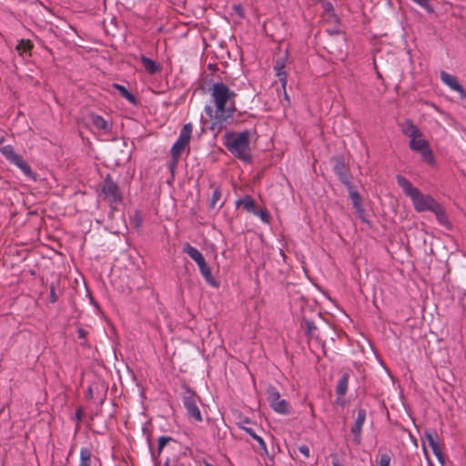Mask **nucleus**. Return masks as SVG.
Segmentation results:
<instances>
[{"label": "nucleus", "mask_w": 466, "mask_h": 466, "mask_svg": "<svg viewBox=\"0 0 466 466\" xmlns=\"http://www.w3.org/2000/svg\"><path fill=\"white\" fill-rule=\"evenodd\" d=\"M211 99L216 110L209 105L205 106L206 115L213 120L211 129L219 130L225 123H228L234 116L237 94L222 82H217L209 88Z\"/></svg>", "instance_id": "nucleus-1"}, {"label": "nucleus", "mask_w": 466, "mask_h": 466, "mask_svg": "<svg viewBox=\"0 0 466 466\" xmlns=\"http://www.w3.org/2000/svg\"><path fill=\"white\" fill-rule=\"evenodd\" d=\"M397 183L403 193L409 197L417 212L432 211L439 202L431 195L423 194L417 187H413L410 180L402 176H397Z\"/></svg>", "instance_id": "nucleus-2"}, {"label": "nucleus", "mask_w": 466, "mask_h": 466, "mask_svg": "<svg viewBox=\"0 0 466 466\" xmlns=\"http://www.w3.org/2000/svg\"><path fill=\"white\" fill-rule=\"evenodd\" d=\"M224 146L238 159L247 163L251 161L248 130H244L240 133L227 132L224 135Z\"/></svg>", "instance_id": "nucleus-3"}, {"label": "nucleus", "mask_w": 466, "mask_h": 466, "mask_svg": "<svg viewBox=\"0 0 466 466\" xmlns=\"http://www.w3.org/2000/svg\"><path fill=\"white\" fill-rule=\"evenodd\" d=\"M157 455L166 451L167 453L165 461H169V466H183L187 456V449L178 441L169 436H161L157 441Z\"/></svg>", "instance_id": "nucleus-4"}, {"label": "nucleus", "mask_w": 466, "mask_h": 466, "mask_svg": "<svg viewBox=\"0 0 466 466\" xmlns=\"http://www.w3.org/2000/svg\"><path fill=\"white\" fill-rule=\"evenodd\" d=\"M99 198L106 201L112 208H116L122 203L123 197L120 188L109 174L101 184Z\"/></svg>", "instance_id": "nucleus-5"}, {"label": "nucleus", "mask_w": 466, "mask_h": 466, "mask_svg": "<svg viewBox=\"0 0 466 466\" xmlns=\"http://www.w3.org/2000/svg\"><path fill=\"white\" fill-rule=\"evenodd\" d=\"M182 400L187 410V416L194 419L196 421L201 422L203 418L198 406V401L199 400L198 396L189 388H186L182 394Z\"/></svg>", "instance_id": "nucleus-6"}, {"label": "nucleus", "mask_w": 466, "mask_h": 466, "mask_svg": "<svg viewBox=\"0 0 466 466\" xmlns=\"http://www.w3.org/2000/svg\"><path fill=\"white\" fill-rule=\"evenodd\" d=\"M0 152L7 161L17 167L25 175L30 176L32 174L30 166L19 154L15 153L13 146H4L0 147Z\"/></svg>", "instance_id": "nucleus-7"}, {"label": "nucleus", "mask_w": 466, "mask_h": 466, "mask_svg": "<svg viewBox=\"0 0 466 466\" xmlns=\"http://www.w3.org/2000/svg\"><path fill=\"white\" fill-rule=\"evenodd\" d=\"M410 148L414 152H420L422 159L429 163H434V157L430 144L422 137H415L409 143Z\"/></svg>", "instance_id": "nucleus-8"}, {"label": "nucleus", "mask_w": 466, "mask_h": 466, "mask_svg": "<svg viewBox=\"0 0 466 466\" xmlns=\"http://www.w3.org/2000/svg\"><path fill=\"white\" fill-rule=\"evenodd\" d=\"M333 162V171L343 185H348L350 181L349 167L344 162L343 157H336L331 159Z\"/></svg>", "instance_id": "nucleus-9"}, {"label": "nucleus", "mask_w": 466, "mask_h": 466, "mask_svg": "<svg viewBox=\"0 0 466 466\" xmlns=\"http://www.w3.org/2000/svg\"><path fill=\"white\" fill-rule=\"evenodd\" d=\"M441 80L451 90L458 92L461 98H466V91L464 90L462 86L458 82L456 76L445 71H441Z\"/></svg>", "instance_id": "nucleus-10"}, {"label": "nucleus", "mask_w": 466, "mask_h": 466, "mask_svg": "<svg viewBox=\"0 0 466 466\" xmlns=\"http://www.w3.org/2000/svg\"><path fill=\"white\" fill-rule=\"evenodd\" d=\"M366 410L362 408L358 409L357 419L351 427V433L354 435V441L356 444H360L361 441V431L366 420Z\"/></svg>", "instance_id": "nucleus-11"}, {"label": "nucleus", "mask_w": 466, "mask_h": 466, "mask_svg": "<svg viewBox=\"0 0 466 466\" xmlns=\"http://www.w3.org/2000/svg\"><path fill=\"white\" fill-rule=\"evenodd\" d=\"M188 144H187L184 141H181L179 139H177V141L174 143L171 148V162L169 164V168L173 172L174 168L176 167L178 159Z\"/></svg>", "instance_id": "nucleus-12"}, {"label": "nucleus", "mask_w": 466, "mask_h": 466, "mask_svg": "<svg viewBox=\"0 0 466 466\" xmlns=\"http://www.w3.org/2000/svg\"><path fill=\"white\" fill-rule=\"evenodd\" d=\"M431 212L435 215L436 219L441 226H442L447 230L452 229V224L441 204L439 203L437 208H435Z\"/></svg>", "instance_id": "nucleus-13"}, {"label": "nucleus", "mask_w": 466, "mask_h": 466, "mask_svg": "<svg viewBox=\"0 0 466 466\" xmlns=\"http://www.w3.org/2000/svg\"><path fill=\"white\" fill-rule=\"evenodd\" d=\"M424 436L429 443V446L432 450V452L434 453V455L436 456V458L438 459L441 465H444L445 459H444V455L442 454L441 450L436 441L437 435H433L430 431H425Z\"/></svg>", "instance_id": "nucleus-14"}, {"label": "nucleus", "mask_w": 466, "mask_h": 466, "mask_svg": "<svg viewBox=\"0 0 466 466\" xmlns=\"http://www.w3.org/2000/svg\"><path fill=\"white\" fill-rule=\"evenodd\" d=\"M101 466V461L98 458L92 456V452L88 448H82L80 450V463L79 466Z\"/></svg>", "instance_id": "nucleus-15"}, {"label": "nucleus", "mask_w": 466, "mask_h": 466, "mask_svg": "<svg viewBox=\"0 0 466 466\" xmlns=\"http://www.w3.org/2000/svg\"><path fill=\"white\" fill-rule=\"evenodd\" d=\"M286 62L284 58H279L276 60L274 65V71L276 76L279 77V80L281 84L282 90L285 91V86H287V73L285 71Z\"/></svg>", "instance_id": "nucleus-16"}, {"label": "nucleus", "mask_w": 466, "mask_h": 466, "mask_svg": "<svg viewBox=\"0 0 466 466\" xmlns=\"http://www.w3.org/2000/svg\"><path fill=\"white\" fill-rule=\"evenodd\" d=\"M401 131L410 139L414 138L415 137H422V133L420 128L415 126L410 119H406L404 121V123L401 125Z\"/></svg>", "instance_id": "nucleus-17"}, {"label": "nucleus", "mask_w": 466, "mask_h": 466, "mask_svg": "<svg viewBox=\"0 0 466 466\" xmlns=\"http://www.w3.org/2000/svg\"><path fill=\"white\" fill-rule=\"evenodd\" d=\"M235 205L238 208H242L247 212L252 214L257 212L255 201L249 195H245L244 197L236 200Z\"/></svg>", "instance_id": "nucleus-18"}, {"label": "nucleus", "mask_w": 466, "mask_h": 466, "mask_svg": "<svg viewBox=\"0 0 466 466\" xmlns=\"http://www.w3.org/2000/svg\"><path fill=\"white\" fill-rule=\"evenodd\" d=\"M348 191H349V197L352 201V205L356 210L360 211L362 208V199L358 191L354 188L351 182H350L348 185H344Z\"/></svg>", "instance_id": "nucleus-19"}, {"label": "nucleus", "mask_w": 466, "mask_h": 466, "mask_svg": "<svg viewBox=\"0 0 466 466\" xmlns=\"http://www.w3.org/2000/svg\"><path fill=\"white\" fill-rule=\"evenodd\" d=\"M112 88L117 90L121 96L127 99L130 104L134 106H137L138 104L137 97L131 92H129L124 86L117 83H114L112 84Z\"/></svg>", "instance_id": "nucleus-20"}, {"label": "nucleus", "mask_w": 466, "mask_h": 466, "mask_svg": "<svg viewBox=\"0 0 466 466\" xmlns=\"http://www.w3.org/2000/svg\"><path fill=\"white\" fill-rule=\"evenodd\" d=\"M350 380V373L344 372L340 379L339 380L337 386H336V393L342 397L346 395L348 390V385Z\"/></svg>", "instance_id": "nucleus-21"}, {"label": "nucleus", "mask_w": 466, "mask_h": 466, "mask_svg": "<svg viewBox=\"0 0 466 466\" xmlns=\"http://www.w3.org/2000/svg\"><path fill=\"white\" fill-rule=\"evenodd\" d=\"M239 427L245 431L248 434H249L254 440H256L259 445V447L261 448V450L263 451V453L268 455V449H267V445H266V442L264 441V440L258 436L253 429L251 428H248V427H246L244 425H239Z\"/></svg>", "instance_id": "nucleus-22"}, {"label": "nucleus", "mask_w": 466, "mask_h": 466, "mask_svg": "<svg viewBox=\"0 0 466 466\" xmlns=\"http://www.w3.org/2000/svg\"><path fill=\"white\" fill-rule=\"evenodd\" d=\"M141 62L146 71L151 75L160 71V66L151 58L142 56Z\"/></svg>", "instance_id": "nucleus-23"}, {"label": "nucleus", "mask_w": 466, "mask_h": 466, "mask_svg": "<svg viewBox=\"0 0 466 466\" xmlns=\"http://www.w3.org/2000/svg\"><path fill=\"white\" fill-rule=\"evenodd\" d=\"M91 121L93 126L99 130L108 131L110 129L107 121L99 115H92Z\"/></svg>", "instance_id": "nucleus-24"}, {"label": "nucleus", "mask_w": 466, "mask_h": 466, "mask_svg": "<svg viewBox=\"0 0 466 466\" xmlns=\"http://www.w3.org/2000/svg\"><path fill=\"white\" fill-rule=\"evenodd\" d=\"M199 270H200V273L201 275L203 276V278L205 279V280L211 286L213 287H217L218 284H217V281L216 279H214V277L212 276V273H211V268H209V266L208 265V263H206L205 265L203 266H200L199 267Z\"/></svg>", "instance_id": "nucleus-25"}, {"label": "nucleus", "mask_w": 466, "mask_h": 466, "mask_svg": "<svg viewBox=\"0 0 466 466\" xmlns=\"http://www.w3.org/2000/svg\"><path fill=\"white\" fill-rule=\"evenodd\" d=\"M192 131H193V125L191 123L185 124L183 126L182 129L180 130L177 139L184 141L189 145Z\"/></svg>", "instance_id": "nucleus-26"}, {"label": "nucleus", "mask_w": 466, "mask_h": 466, "mask_svg": "<svg viewBox=\"0 0 466 466\" xmlns=\"http://www.w3.org/2000/svg\"><path fill=\"white\" fill-rule=\"evenodd\" d=\"M276 412L279 414H288L289 412V403L286 400L279 399L270 406Z\"/></svg>", "instance_id": "nucleus-27"}, {"label": "nucleus", "mask_w": 466, "mask_h": 466, "mask_svg": "<svg viewBox=\"0 0 466 466\" xmlns=\"http://www.w3.org/2000/svg\"><path fill=\"white\" fill-rule=\"evenodd\" d=\"M33 48V44L29 40H20L16 46V50L19 55L23 56L24 54L31 53V49Z\"/></svg>", "instance_id": "nucleus-28"}, {"label": "nucleus", "mask_w": 466, "mask_h": 466, "mask_svg": "<svg viewBox=\"0 0 466 466\" xmlns=\"http://www.w3.org/2000/svg\"><path fill=\"white\" fill-rule=\"evenodd\" d=\"M183 252L187 254L194 261H197L203 256L196 248L188 243L183 246Z\"/></svg>", "instance_id": "nucleus-29"}, {"label": "nucleus", "mask_w": 466, "mask_h": 466, "mask_svg": "<svg viewBox=\"0 0 466 466\" xmlns=\"http://www.w3.org/2000/svg\"><path fill=\"white\" fill-rule=\"evenodd\" d=\"M267 399L271 406L272 403H275L280 399V394L275 387L269 386L267 390Z\"/></svg>", "instance_id": "nucleus-30"}, {"label": "nucleus", "mask_w": 466, "mask_h": 466, "mask_svg": "<svg viewBox=\"0 0 466 466\" xmlns=\"http://www.w3.org/2000/svg\"><path fill=\"white\" fill-rule=\"evenodd\" d=\"M143 223V216L140 211L135 210L130 217V224L134 228L138 229Z\"/></svg>", "instance_id": "nucleus-31"}, {"label": "nucleus", "mask_w": 466, "mask_h": 466, "mask_svg": "<svg viewBox=\"0 0 466 466\" xmlns=\"http://www.w3.org/2000/svg\"><path fill=\"white\" fill-rule=\"evenodd\" d=\"M304 328L305 333L308 337L312 338L315 335V331L317 330V327L314 322L309 319H304Z\"/></svg>", "instance_id": "nucleus-32"}, {"label": "nucleus", "mask_w": 466, "mask_h": 466, "mask_svg": "<svg viewBox=\"0 0 466 466\" xmlns=\"http://www.w3.org/2000/svg\"><path fill=\"white\" fill-rule=\"evenodd\" d=\"M221 198V190L219 187H216L213 191V194H212V197H211V199H210V208H216V205L217 203L218 202V200L220 199Z\"/></svg>", "instance_id": "nucleus-33"}, {"label": "nucleus", "mask_w": 466, "mask_h": 466, "mask_svg": "<svg viewBox=\"0 0 466 466\" xmlns=\"http://www.w3.org/2000/svg\"><path fill=\"white\" fill-rule=\"evenodd\" d=\"M253 214L258 216L263 222H269L270 215L267 209H257V212Z\"/></svg>", "instance_id": "nucleus-34"}, {"label": "nucleus", "mask_w": 466, "mask_h": 466, "mask_svg": "<svg viewBox=\"0 0 466 466\" xmlns=\"http://www.w3.org/2000/svg\"><path fill=\"white\" fill-rule=\"evenodd\" d=\"M391 457L390 452H384L380 455L379 464L380 466H390Z\"/></svg>", "instance_id": "nucleus-35"}, {"label": "nucleus", "mask_w": 466, "mask_h": 466, "mask_svg": "<svg viewBox=\"0 0 466 466\" xmlns=\"http://www.w3.org/2000/svg\"><path fill=\"white\" fill-rule=\"evenodd\" d=\"M412 2L416 3L422 8H424L428 13L433 12V8L431 5L430 4V0H411Z\"/></svg>", "instance_id": "nucleus-36"}, {"label": "nucleus", "mask_w": 466, "mask_h": 466, "mask_svg": "<svg viewBox=\"0 0 466 466\" xmlns=\"http://www.w3.org/2000/svg\"><path fill=\"white\" fill-rule=\"evenodd\" d=\"M299 451L301 454H303L306 458L309 457V448L306 445H301L299 447Z\"/></svg>", "instance_id": "nucleus-37"}, {"label": "nucleus", "mask_w": 466, "mask_h": 466, "mask_svg": "<svg viewBox=\"0 0 466 466\" xmlns=\"http://www.w3.org/2000/svg\"><path fill=\"white\" fill-rule=\"evenodd\" d=\"M148 448H151V445H148ZM150 451H151V457L155 462V466H158V461H157L158 455H156L152 449H150Z\"/></svg>", "instance_id": "nucleus-38"}, {"label": "nucleus", "mask_w": 466, "mask_h": 466, "mask_svg": "<svg viewBox=\"0 0 466 466\" xmlns=\"http://www.w3.org/2000/svg\"><path fill=\"white\" fill-rule=\"evenodd\" d=\"M56 300H57V296L56 295L55 290H54V289L52 288V289H51V294H50V301H51L52 303H55Z\"/></svg>", "instance_id": "nucleus-39"}, {"label": "nucleus", "mask_w": 466, "mask_h": 466, "mask_svg": "<svg viewBox=\"0 0 466 466\" xmlns=\"http://www.w3.org/2000/svg\"><path fill=\"white\" fill-rule=\"evenodd\" d=\"M77 333H78V338H80V339H85L87 334V332L83 329H78Z\"/></svg>", "instance_id": "nucleus-40"}, {"label": "nucleus", "mask_w": 466, "mask_h": 466, "mask_svg": "<svg viewBox=\"0 0 466 466\" xmlns=\"http://www.w3.org/2000/svg\"><path fill=\"white\" fill-rule=\"evenodd\" d=\"M76 418L77 420H82V418H83V410H82V409L76 410Z\"/></svg>", "instance_id": "nucleus-41"}, {"label": "nucleus", "mask_w": 466, "mask_h": 466, "mask_svg": "<svg viewBox=\"0 0 466 466\" xmlns=\"http://www.w3.org/2000/svg\"><path fill=\"white\" fill-rule=\"evenodd\" d=\"M234 10L236 11V13H238L240 16L243 15V12H242V7L241 5H234Z\"/></svg>", "instance_id": "nucleus-42"}, {"label": "nucleus", "mask_w": 466, "mask_h": 466, "mask_svg": "<svg viewBox=\"0 0 466 466\" xmlns=\"http://www.w3.org/2000/svg\"><path fill=\"white\" fill-rule=\"evenodd\" d=\"M195 262L198 264V268H199L200 266L205 265V264L207 263L203 256H202L199 259H198L197 261H195Z\"/></svg>", "instance_id": "nucleus-43"}, {"label": "nucleus", "mask_w": 466, "mask_h": 466, "mask_svg": "<svg viewBox=\"0 0 466 466\" xmlns=\"http://www.w3.org/2000/svg\"><path fill=\"white\" fill-rule=\"evenodd\" d=\"M332 465H333V466H343V465L339 461V460H338L337 458H334V459L332 460Z\"/></svg>", "instance_id": "nucleus-44"}, {"label": "nucleus", "mask_w": 466, "mask_h": 466, "mask_svg": "<svg viewBox=\"0 0 466 466\" xmlns=\"http://www.w3.org/2000/svg\"><path fill=\"white\" fill-rule=\"evenodd\" d=\"M283 93H284V98H285V100L288 102V105H289V104H290V100H289V95L287 94V91H286V90H285V91L283 90Z\"/></svg>", "instance_id": "nucleus-45"}, {"label": "nucleus", "mask_w": 466, "mask_h": 466, "mask_svg": "<svg viewBox=\"0 0 466 466\" xmlns=\"http://www.w3.org/2000/svg\"><path fill=\"white\" fill-rule=\"evenodd\" d=\"M87 397L88 398H92L93 397V390L91 388H88V390H87Z\"/></svg>", "instance_id": "nucleus-46"}, {"label": "nucleus", "mask_w": 466, "mask_h": 466, "mask_svg": "<svg viewBox=\"0 0 466 466\" xmlns=\"http://www.w3.org/2000/svg\"><path fill=\"white\" fill-rule=\"evenodd\" d=\"M5 141V137L0 134V145L3 144Z\"/></svg>", "instance_id": "nucleus-47"}, {"label": "nucleus", "mask_w": 466, "mask_h": 466, "mask_svg": "<svg viewBox=\"0 0 466 466\" xmlns=\"http://www.w3.org/2000/svg\"><path fill=\"white\" fill-rule=\"evenodd\" d=\"M242 423H245V424H248V423H250V420L249 419H245Z\"/></svg>", "instance_id": "nucleus-48"}, {"label": "nucleus", "mask_w": 466, "mask_h": 466, "mask_svg": "<svg viewBox=\"0 0 466 466\" xmlns=\"http://www.w3.org/2000/svg\"><path fill=\"white\" fill-rule=\"evenodd\" d=\"M168 463L169 461H165L164 466H169Z\"/></svg>", "instance_id": "nucleus-49"}]
</instances>
